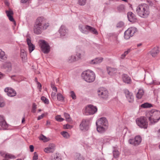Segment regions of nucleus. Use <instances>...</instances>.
Masks as SVG:
<instances>
[{"mask_svg": "<svg viewBox=\"0 0 160 160\" xmlns=\"http://www.w3.org/2000/svg\"><path fill=\"white\" fill-rule=\"evenodd\" d=\"M60 133L63 137L65 138L68 139L70 137V136L69 134L67 132L62 131Z\"/></svg>", "mask_w": 160, "mask_h": 160, "instance_id": "34", "label": "nucleus"}, {"mask_svg": "<svg viewBox=\"0 0 160 160\" xmlns=\"http://www.w3.org/2000/svg\"><path fill=\"white\" fill-rule=\"evenodd\" d=\"M159 52V50L158 47L154 48L151 52V54L153 57H156Z\"/></svg>", "mask_w": 160, "mask_h": 160, "instance_id": "28", "label": "nucleus"}, {"mask_svg": "<svg viewBox=\"0 0 160 160\" xmlns=\"http://www.w3.org/2000/svg\"><path fill=\"white\" fill-rule=\"evenodd\" d=\"M69 93L70 94V96L73 99L75 100L76 99V96L75 93L73 91H71Z\"/></svg>", "mask_w": 160, "mask_h": 160, "instance_id": "40", "label": "nucleus"}, {"mask_svg": "<svg viewBox=\"0 0 160 160\" xmlns=\"http://www.w3.org/2000/svg\"><path fill=\"white\" fill-rule=\"evenodd\" d=\"M146 116L150 123L154 124L160 119V111L156 109H152L147 113Z\"/></svg>", "mask_w": 160, "mask_h": 160, "instance_id": "3", "label": "nucleus"}, {"mask_svg": "<svg viewBox=\"0 0 160 160\" xmlns=\"http://www.w3.org/2000/svg\"><path fill=\"white\" fill-rule=\"evenodd\" d=\"M39 139L43 141L44 142H47L49 140V139L45 136L42 135L40 137Z\"/></svg>", "mask_w": 160, "mask_h": 160, "instance_id": "38", "label": "nucleus"}, {"mask_svg": "<svg viewBox=\"0 0 160 160\" xmlns=\"http://www.w3.org/2000/svg\"><path fill=\"white\" fill-rule=\"evenodd\" d=\"M87 2V0H78V3L80 6L84 5Z\"/></svg>", "mask_w": 160, "mask_h": 160, "instance_id": "41", "label": "nucleus"}, {"mask_svg": "<svg viewBox=\"0 0 160 160\" xmlns=\"http://www.w3.org/2000/svg\"><path fill=\"white\" fill-rule=\"evenodd\" d=\"M17 78H18L19 80H21L22 79V81L24 80V78L22 76H18L17 77Z\"/></svg>", "mask_w": 160, "mask_h": 160, "instance_id": "62", "label": "nucleus"}, {"mask_svg": "<svg viewBox=\"0 0 160 160\" xmlns=\"http://www.w3.org/2000/svg\"><path fill=\"white\" fill-rule=\"evenodd\" d=\"M38 43L42 51L44 53H48L50 50V47L48 44L43 40H40Z\"/></svg>", "mask_w": 160, "mask_h": 160, "instance_id": "8", "label": "nucleus"}, {"mask_svg": "<svg viewBox=\"0 0 160 160\" xmlns=\"http://www.w3.org/2000/svg\"><path fill=\"white\" fill-rule=\"evenodd\" d=\"M130 52V49H128V50L125 51L124 53L121 55V58L122 59L124 58L126 55Z\"/></svg>", "mask_w": 160, "mask_h": 160, "instance_id": "46", "label": "nucleus"}, {"mask_svg": "<svg viewBox=\"0 0 160 160\" xmlns=\"http://www.w3.org/2000/svg\"><path fill=\"white\" fill-rule=\"evenodd\" d=\"M41 100L43 101L44 103L47 104H49V101L48 99L47 98L45 97L44 96H42L41 97Z\"/></svg>", "mask_w": 160, "mask_h": 160, "instance_id": "39", "label": "nucleus"}, {"mask_svg": "<svg viewBox=\"0 0 160 160\" xmlns=\"http://www.w3.org/2000/svg\"><path fill=\"white\" fill-rule=\"evenodd\" d=\"M38 159V155L36 152H34V155L33 157V160H37Z\"/></svg>", "mask_w": 160, "mask_h": 160, "instance_id": "55", "label": "nucleus"}, {"mask_svg": "<svg viewBox=\"0 0 160 160\" xmlns=\"http://www.w3.org/2000/svg\"><path fill=\"white\" fill-rule=\"evenodd\" d=\"M127 17L128 20L133 23L137 21V18L135 15L131 12H129L127 13Z\"/></svg>", "mask_w": 160, "mask_h": 160, "instance_id": "16", "label": "nucleus"}, {"mask_svg": "<svg viewBox=\"0 0 160 160\" xmlns=\"http://www.w3.org/2000/svg\"><path fill=\"white\" fill-rule=\"evenodd\" d=\"M10 77L11 78V79L13 80H14L15 81L17 82H20L22 81V79L21 80H19L18 79V78H17V77H16L15 78V77H16V76L15 75H12L10 76Z\"/></svg>", "mask_w": 160, "mask_h": 160, "instance_id": "42", "label": "nucleus"}, {"mask_svg": "<svg viewBox=\"0 0 160 160\" xmlns=\"http://www.w3.org/2000/svg\"><path fill=\"white\" fill-rule=\"evenodd\" d=\"M56 120L58 122H62L64 120V118H61L60 115H57L55 117Z\"/></svg>", "mask_w": 160, "mask_h": 160, "instance_id": "45", "label": "nucleus"}, {"mask_svg": "<svg viewBox=\"0 0 160 160\" xmlns=\"http://www.w3.org/2000/svg\"><path fill=\"white\" fill-rule=\"evenodd\" d=\"M136 12L139 16L144 18H147L150 13L149 6L144 3L139 4L136 8Z\"/></svg>", "mask_w": 160, "mask_h": 160, "instance_id": "2", "label": "nucleus"}, {"mask_svg": "<svg viewBox=\"0 0 160 160\" xmlns=\"http://www.w3.org/2000/svg\"><path fill=\"white\" fill-rule=\"evenodd\" d=\"M85 55V52L84 51H81L80 52L77 53L76 55L77 57V60L81 58L83 56Z\"/></svg>", "mask_w": 160, "mask_h": 160, "instance_id": "35", "label": "nucleus"}, {"mask_svg": "<svg viewBox=\"0 0 160 160\" xmlns=\"http://www.w3.org/2000/svg\"><path fill=\"white\" fill-rule=\"evenodd\" d=\"M81 76L83 80L89 83L93 82L95 79V73L90 70H88L83 72L81 74Z\"/></svg>", "mask_w": 160, "mask_h": 160, "instance_id": "4", "label": "nucleus"}, {"mask_svg": "<svg viewBox=\"0 0 160 160\" xmlns=\"http://www.w3.org/2000/svg\"><path fill=\"white\" fill-rule=\"evenodd\" d=\"M148 84H153L154 85L158 84V83L155 82L153 80H152V82H151L148 83Z\"/></svg>", "mask_w": 160, "mask_h": 160, "instance_id": "61", "label": "nucleus"}, {"mask_svg": "<svg viewBox=\"0 0 160 160\" xmlns=\"http://www.w3.org/2000/svg\"><path fill=\"white\" fill-rule=\"evenodd\" d=\"M77 60L76 56L74 55H72L69 56L68 59V61L69 62H74Z\"/></svg>", "mask_w": 160, "mask_h": 160, "instance_id": "31", "label": "nucleus"}, {"mask_svg": "<svg viewBox=\"0 0 160 160\" xmlns=\"http://www.w3.org/2000/svg\"><path fill=\"white\" fill-rule=\"evenodd\" d=\"M26 42L28 45L29 52L30 53L35 49V46L32 43L31 39L29 38H27Z\"/></svg>", "mask_w": 160, "mask_h": 160, "instance_id": "15", "label": "nucleus"}, {"mask_svg": "<svg viewBox=\"0 0 160 160\" xmlns=\"http://www.w3.org/2000/svg\"><path fill=\"white\" fill-rule=\"evenodd\" d=\"M2 68L6 69L8 72H10L12 70L11 64L9 62H5L2 65Z\"/></svg>", "mask_w": 160, "mask_h": 160, "instance_id": "20", "label": "nucleus"}, {"mask_svg": "<svg viewBox=\"0 0 160 160\" xmlns=\"http://www.w3.org/2000/svg\"><path fill=\"white\" fill-rule=\"evenodd\" d=\"M119 155V152L118 151L115 150L113 151V155L114 158H117Z\"/></svg>", "mask_w": 160, "mask_h": 160, "instance_id": "49", "label": "nucleus"}, {"mask_svg": "<svg viewBox=\"0 0 160 160\" xmlns=\"http://www.w3.org/2000/svg\"><path fill=\"white\" fill-rule=\"evenodd\" d=\"M4 158L6 159H14L16 158V157L15 156L12 155V154L10 153H7V154H5Z\"/></svg>", "mask_w": 160, "mask_h": 160, "instance_id": "32", "label": "nucleus"}, {"mask_svg": "<svg viewBox=\"0 0 160 160\" xmlns=\"http://www.w3.org/2000/svg\"><path fill=\"white\" fill-rule=\"evenodd\" d=\"M103 59V58H96L90 61L89 62L92 64H98L102 61Z\"/></svg>", "mask_w": 160, "mask_h": 160, "instance_id": "23", "label": "nucleus"}, {"mask_svg": "<svg viewBox=\"0 0 160 160\" xmlns=\"http://www.w3.org/2000/svg\"><path fill=\"white\" fill-rule=\"evenodd\" d=\"M90 123L88 120H83L80 125V129L82 131L88 130L89 128Z\"/></svg>", "mask_w": 160, "mask_h": 160, "instance_id": "10", "label": "nucleus"}, {"mask_svg": "<svg viewBox=\"0 0 160 160\" xmlns=\"http://www.w3.org/2000/svg\"><path fill=\"white\" fill-rule=\"evenodd\" d=\"M0 126L4 130L6 129L8 127V125L4 118L2 115H0Z\"/></svg>", "mask_w": 160, "mask_h": 160, "instance_id": "18", "label": "nucleus"}, {"mask_svg": "<svg viewBox=\"0 0 160 160\" xmlns=\"http://www.w3.org/2000/svg\"><path fill=\"white\" fill-rule=\"evenodd\" d=\"M5 4L6 5H7V6H9V3L6 0L5 1Z\"/></svg>", "mask_w": 160, "mask_h": 160, "instance_id": "64", "label": "nucleus"}, {"mask_svg": "<svg viewBox=\"0 0 160 160\" xmlns=\"http://www.w3.org/2000/svg\"><path fill=\"white\" fill-rule=\"evenodd\" d=\"M111 140V138L109 137H105L104 139V141L105 142H108Z\"/></svg>", "mask_w": 160, "mask_h": 160, "instance_id": "51", "label": "nucleus"}, {"mask_svg": "<svg viewBox=\"0 0 160 160\" xmlns=\"http://www.w3.org/2000/svg\"><path fill=\"white\" fill-rule=\"evenodd\" d=\"M68 31V29L64 25H62L58 31L61 38L65 36L67 34Z\"/></svg>", "mask_w": 160, "mask_h": 160, "instance_id": "13", "label": "nucleus"}, {"mask_svg": "<svg viewBox=\"0 0 160 160\" xmlns=\"http://www.w3.org/2000/svg\"><path fill=\"white\" fill-rule=\"evenodd\" d=\"M57 99L59 101L63 102L64 101V98L62 95L60 93H58L57 94Z\"/></svg>", "mask_w": 160, "mask_h": 160, "instance_id": "33", "label": "nucleus"}, {"mask_svg": "<svg viewBox=\"0 0 160 160\" xmlns=\"http://www.w3.org/2000/svg\"><path fill=\"white\" fill-rule=\"evenodd\" d=\"M87 25H84L80 24L79 26V29L82 33L85 34H88V30H87Z\"/></svg>", "mask_w": 160, "mask_h": 160, "instance_id": "24", "label": "nucleus"}, {"mask_svg": "<svg viewBox=\"0 0 160 160\" xmlns=\"http://www.w3.org/2000/svg\"><path fill=\"white\" fill-rule=\"evenodd\" d=\"M107 70L108 74L111 76L115 75L118 71L116 68L109 67H107Z\"/></svg>", "mask_w": 160, "mask_h": 160, "instance_id": "17", "label": "nucleus"}, {"mask_svg": "<svg viewBox=\"0 0 160 160\" xmlns=\"http://www.w3.org/2000/svg\"><path fill=\"white\" fill-rule=\"evenodd\" d=\"M76 157V160H84V159L83 157L79 153L77 154Z\"/></svg>", "mask_w": 160, "mask_h": 160, "instance_id": "43", "label": "nucleus"}, {"mask_svg": "<svg viewBox=\"0 0 160 160\" xmlns=\"http://www.w3.org/2000/svg\"><path fill=\"white\" fill-rule=\"evenodd\" d=\"M141 137L139 136H137L135 137L134 139H129L128 140V142L129 143L132 145H138L141 143Z\"/></svg>", "mask_w": 160, "mask_h": 160, "instance_id": "11", "label": "nucleus"}, {"mask_svg": "<svg viewBox=\"0 0 160 160\" xmlns=\"http://www.w3.org/2000/svg\"><path fill=\"white\" fill-rule=\"evenodd\" d=\"M122 79L123 81L127 84H130L131 82V80L130 77L126 74H123L122 75Z\"/></svg>", "mask_w": 160, "mask_h": 160, "instance_id": "21", "label": "nucleus"}, {"mask_svg": "<svg viewBox=\"0 0 160 160\" xmlns=\"http://www.w3.org/2000/svg\"><path fill=\"white\" fill-rule=\"evenodd\" d=\"M6 13L7 14V16L8 17L12 16V15L13 14V12L11 10H9L8 11H6Z\"/></svg>", "mask_w": 160, "mask_h": 160, "instance_id": "48", "label": "nucleus"}, {"mask_svg": "<svg viewBox=\"0 0 160 160\" xmlns=\"http://www.w3.org/2000/svg\"><path fill=\"white\" fill-rule=\"evenodd\" d=\"M137 124L141 128H147L148 126V122L146 118L141 117L136 120Z\"/></svg>", "mask_w": 160, "mask_h": 160, "instance_id": "7", "label": "nucleus"}, {"mask_svg": "<svg viewBox=\"0 0 160 160\" xmlns=\"http://www.w3.org/2000/svg\"><path fill=\"white\" fill-rule=\"evenodd\" d=\"M124 23L122 22H118L117 24L116 27L118 28H122L124 26Z\"/></svg>", "mask_w": 160, "mask_h": 160, "instance_id": "44", "label": "nucleus"}, {"mask_svg": "<svg viewBox=\"0 0 160 160\" xmlns=\"http://www.w3.org/2000/svg\"><path fill=\"white\" fill-rule=\"evenodd\" d=\"M6 58V57L5 55L4 52L0 49V60L4 59Z\"/></svg>", "mask_w": 160, "mask_h": 160, "instance_id": "37", "label": "nucleus"}, {"mask_svg": "<svg viewBox=\"0 0 160 160\" xmlns=\"http://www.w3.org/2000/svg\"><path fill=\"white\" fill-rule=\"evenodd\" d=\"M87 28L88 33L90 32L95 35H98V31L95 28L88 25Z\"/></svg>", "mask_w": 160, "mask_h": 160, "instance_id": "25", "label": "nucleus"}, {"mask_svg": "<svg viewBox=\"0 0 160 160\" xmlns=\"http://www.w3.org/2000/svg\"><path fill=\"white\" fill-rule=\"evenodd\" d=\"M97 129V131L99 132L102 133L104 132L107 129L108 127H105L103 126L96 125Z\"/></svg>", "mask_w": 160, "mask_h": 160, "instance_id": "26", "label": "nucleus"}, {"mask_svg": "<svg viewBox=\"0 0 160 160\" xmlns=\"http://www.w3.org/2000/svg\"><path fill=\"white\" fill-rule=\"evenodd\" d=\"M51 160H61V159L60 156H58L57 155H56L54 156V158Z\"/></svg>", "mask_w": 160, "mask_h": 160, "instance_id": "52", "label": "nucleus"}, {"mask_svg": "<svg viewBox=\"0 0 160 160\" xmlns=\"http://www.w3.org/2000/svg\"><path fill=\"white\" fill-rule=\"evenodd\" d=\"M157 137L158 139H160V128L156 131Z\"/></svg>", "mask_w": 160, "mask_h": 160, "instance_id": "54", "label": "nucleus"}, {"mask_svg": "<svg viewBox=\"0 0 160 160\" xmlns=\"http://www.w3.org/2000/svg\"><path fill=\"white\" fill-rule=\"evenodd\" d=\"M7 153H6L4 151H0V154L4 158V156L5 154H7Z\"/></svg>", "mask_w": 160, "mask_h": 160, "instance_id": "58", "label": "nucleus"}, {"mask_svg": "<svg viewBox=\"0 0 160 160\" xmlns=\"http://www.w3.org/2000/svg\"><path fill=\"white\" fill-rule=\"evenodd\" d=\"M64 127L66 129H71L72 128L73 126L68 124H67L64 125Z\"/></svg>", "mask_w": 160, "mask_h": 160, "instance_id": "53", "label": "nucleus"}, {"mask_svg": "<svg viewBox=\"0 0 160 160\" xmlns=\"http://www.w3.org/2000/svg\"><path fill=\"white\" fill-rule=\"evenodd\" d=\"M144 92L142 89H139L136 94V97L138 99H141L144 94Z\"/></svg>", "mask_w": 160, "mask_h": 160, "instance_id": "29", "label": "nucleus"}, {"mask_svg": "<svg viewBox=\"0 0 160 160\" xmlns=\"http://www.w3.org/2000/svg\"><path fill=\"white\" fill-rule=\"evenodd\" d=\"M36 108L37 105L35 104V103H33L32 106V112L33 113H35L36 112Z\"/></svg>", "mask_w": 160, "mask_h": 160, "instance_id": "50", "label": "nucleus"}, {"mask_svg": "<svg viewBox=\"0 0 160 160\" xmlns=\"http://www.w3.org/2000/svg\"><path fill=\"white\" fill-rule=\"evenodd\" d=\"M21 57L23 62H25L27 59V55L25 51L23 49L21 50Z\"/></svg>", "mask_w": 160, "mask_h": 160, "instance_id": "27", "label": "nucleus"}, {"mask_svg": "<svg viewBox=\"0 0 160 160\" xmlns=\"http://www.w3.org/2000/svg\"><path fill=\"white\" fill-rule=\"evenodd\" d=\"M152 107V105L151 104L148 102L144 103L141 105V107L144 108H149Z\"/></svg>", "mask_w": 160, "mask_h": 160, "instance_id": "30", "label": "nucleus"}, {"mask_svg": "<svg viewBox=\"0 0 160 160\" xmlns=\"http://www.w3.org/2000/svg\"><path fill=\"white\" fill-rule=\"evenodd\" d=\"M137 31V28L134 27H131L128 28L124 32V38L128 39L132 36Z\"/></svg>", "mask_w": 160, "mask_h": 160, "instance_id": "9", "label": "nucleus"}, {"mask_svg": "<svg viewBox=\"0 0 160 160\" xmlns=\"http://www.w3.org/2000/svg\"><path fill=\"white\" fill-rule=\"evenodd\" d=\"M52 90L55 92L57 91V88L56 87L53 86L52 87Z\"/></svg>", "mask_w": 160, "mask_h": 160, "instance_id": "63", "label": "nucleus"}, {"mask_svg": "<svg viewBox=\"0 0 160 160\" xmlns=\"http://www.w3.org/2000/svg\"><path fill=\"white\" fill-rule=\"evenodd\" d=\"M97 94L99 98L104 99H107L108 97V91L106 88L103 87L98 89Z\"/></svg>", "mask_w": 160, "mask_h": 160, "instance_id": "6", "label": "nucleus"}, {"mask_svg": "<svg viewBox=\"0 0 160 160\" xmlns=\"http://www.w3.org/2000/svg\"><path fill=\"white\" fill-rule=\"evenodd\" d=\"M49 25V23L46 22L43 18L38 17L37 19L34 26V32L37 34H39L43 30H46Z\"/></svg>", "mask_w": 160, "mask_h": 160, "instance_id": "1", "label": "nucleus"}, {"mask_svg": "<svg viewBox=\"0 0 160 160\" xmlns=\"http://www.w3.org/2000/svg\"><path fill=\"white\" fill-rule=\"evenodd\" d=\"M117 8L119 12H121L124 10V7L123 5H120Z\"/></svg>", "mask_w": 160, "mask_h": 160, "instance_id": "47", "label": "nucleus"}, {"mask_svg": "<svg viewBox=\"0 0 160 160\" xmlns=\"http://www.w3.org/2000/svg\"><path fill=\"white\" fill-rule=\"evenodd\" d=\"M96 125L108 127V123L106 118L105 117H102L98 119L96 122Z\"/></svg>", "mask_w": 160, "mask_h": 160, "instance_id": "12", "label": "nucleus"}, {"mask_svg": "<svg viewBox=\"0 0 160 160\" xmlns=\"http://www.w3.org/2000/svg\"><path fill=\"white\" fill-rule=\"evenodd\" d=\"M55 145L53 144H50L48 146L44 149V151L47 153L52 152L54 150Z\"/></svg>", "mask_w": 160, "mask_h": 160, "instance_id": "22", "label": "nucleus"}, {"mask_svg": "<svg viewBox=\"0 0 160 160\" xmlns=\"http://www.w3.org/2000/svg\"><path fill=\"white\" fill-rule=\"evenodd\" d=\"M97 107L92 105L90 104L83 109V114L85 115H92L97 112Z\"/></svg>", "mask_w": 160, "mask_h": 160, "instance_id": "5", "label": "nucleus"}, {"mask_svg": "<svg viewBox=\"0 0 160 160\" xmlns=\"http://www.w3.org/2000/svg\"><path fill=\"white\" fill-rule=\"evenodd\" d=\"M44 116H45V114L44 113H43L41 115L38 116V118H37L38 120H40V119L42 118Z\"/></svg>", "mask_w": 160, "mask_h": 160, "instance_id": "57", "label": "nucleus"}, {"mask_svg": "<svg viewBox=\"0 0 160 160\" xmlns=\"http://www.w3.org/2000/svg\"><path fill=\"white\" fill-rule=\"evenodd\" d=\"M124 92L126 94V97L129 102H132L133 101L134 98L132 94L127 90H125Z\"/></svg>", "mask_w": 160, "mask_h": 160, "instance_id": "19", "label": "nucleus"}, {"mask_svg": "<svg viewBox=\"0 0 160 160\" xmlns=\"http://www.w3.org/2000/svg\"><path fill=\"white\" fill-rule=\"evenodd\" d=\"M29 148L31 152H33L34 151V147L32 145H30L29 146Z\"/></svg>", "mask_w": 160, "mask_h": 160, "instance_id": "60", "label": "nucleus"}, {"mask_svg": "<svg viewBox=\"0 0 160 160\" xmlns=\"http://www.w3.org/2000/svg\"><path fill=\"white\" fill-rule=\"evenodd\" d=\"M10 21L13 22L14 24H15V22L13 17L12 16L8 17Z\"/></svg>", "mask_w": 160, "mask_h": 160, "instance_id": "56", "label": "nucleus"}, {"mask_svg": "<svg viewBox=\"0 0 160 160\" xmlns=\"http://www.w3.org/2000/svg\"><path fill=\"white\" fill-rule=\"evenodd\" d=\"M64 115L66 120L67 122H70L72 121V118H70V115L68 114L67 113H64Z\"/></svg>", "mask_w": 160, "mask_h": 160, "instance_id": "36", "label": "nucleus"}, {"mask_svg": "<svg viewBox=\"0 0 160 160\" xmlns=\"http://www.w3.org/2000/svg\"><path fill=\"white\" fill-rule=\"evenodd\" d=\"M4 91L7 93L8 95L10 97H13L16 96V92L15 91L10 87L5 88Z\"/></svg>", "mask_w": 160, "mask_h": 160, "instance_id": "14", "label": "nucleus"}, {"mask_svg": "<svg viewBox=\"0 0 160 160\" xmlns=\"http://www.w3.org/2000/svg\"><path fill=\"white\" fill-rule=\"evenodd\" d=\"M51 97L52 98L54 99L56 98V93L55 92H52L51 93Z\"/></svg>", "mask_w": 160, "mask_h": 160, "instance_id": "59", "label": "nucleus"}]
</instances>
